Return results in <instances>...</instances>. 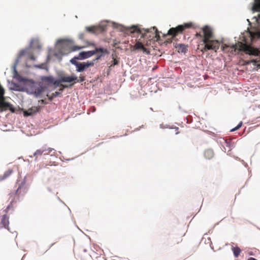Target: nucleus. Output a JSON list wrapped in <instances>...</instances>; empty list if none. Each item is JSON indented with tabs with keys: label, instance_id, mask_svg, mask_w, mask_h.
I'll return each mask as SVG.
<instances>
[{
	"label": "nucleus",
	"instance_id": "32",
	"mask_svg": "<svg viewBox=\"0 0 260 260\" xmlns=\"http://www.w3.org/2000/svg\"><path fill=\"white\" fill-rule=\"evenodd\" d=\"M25 51L24 50H21L19 54V57H21L22 56H23L24 54Z\"/></svg>",
	"mask_w": 260,
	"mask_h": 260
},
{
	"label": "nucleus",
	"instance_id": "9",
	"mask_svg": "<svg viewBox=\"0 0 260 260\" xmlns=\"http://www.w3.org/2000/svg\"><path fill=\"white\" fill-rule=\"evenodd\" d=\"M94 66V61H87V62H80L78 64L77 67V71L81 72L84 71L87 68Z\"/></svg>",
	"mask_w": 260,
	"mask_h": 260
},
{
	"label": "nucleus",
	"instance_id": "3",
	"mask_svg": "<svg viewBox=\"0 0 260 260\" xmlns=\"http://www.w3.org/2000/svg\"><path fill=\"white\" fill-rule=\"evenodd\" d=\"M99 52L108 53V51L106 49H104L103 48H95L93 50L81 52L78 54V56L75 58L79 59H86Z\"/></svg>",
	"mask_w": 260,
	"mask_h": 260
},
{
	"label": "nucleus",
	"instance_id": "10",
	"mask_svg": "<svg viewBox=\"0 0 260 260\" xmlns=\"http://www.w3.org/2000/svg\"><path fill=\"white\" fill-rule=\"evenodd\" d=\"M131 48L132 51H134L136 50H142L144 53H145L147 54H150L149 50L148 49L144 47L143 44L139 41L137 42L135 45L132 46Z\"/></svg>",
	"mask_w": 260,
	"mask_h": 260
},
{
	"label": "nucleus",
	"instance_id": "33",
	"mask_svg": "<svg viewBox=\"0 0 260 260\" xmlns=\"http://www.w3.org/2000/svg\"><path fill=\"white\" fill-rule=\"evenodd\" d=\"M118 63V61L116 59L114 58L113 59V64L116 65V64H117Z\"/></svg>",
	"mask_w": 260,
	"mask_h": 260
},
{
	"label": "nucleus",
	"instance_id": "36",
	"mask_svg": "<svg viewBox=\"0 0 260 260\" xmlns=\"http://www.w3.org/2000/svg\"><path fill=\"white\" fill-rule=\"evenodd\" d=\"M196 36L197 37H203V35H201L200 33H197Z\"/></svg>",
	"mask_w": 260,
	"mask_h": 260
},
{
	"label": "nucleus",
	"instance_id": "21",
	"mask_svg": "<svg viewBox=\"0 0 260 260\" xmlns=\"http://www.w3.org/2000/svg\"><path fill=\"white\" fill-rule=\"evenodd\" d=\"M260 62V57L258 59H251V60H249L247 62V64H249L250 63H253L254 65L257 66V68L259 69L260 68V64H256L258 62Z\"/></svg>",
	"mask_w": 260,
	"mask_h": 260
},
{
	"label": "nucleus",
	"instance_id": "16",
	"mask_svg": "<svg viewBox=\"0 0 260 260\" xmlns=\"http://www.w3.org/2000/svg\"><path fill=\"white\" fill-rule=\"evenodd\" d=\"M175 47L178 49V51L179 53H185L187 51V45H185L183 44H177Z\"/></svg>",
	"mask_w": 260,
	"mask_h": 260
},
{
	"label": "nucleus",
	"instance_id": "30",
	"mask_svg": "<svg viewBox=\"0 0 260 260\" xmlns=\"http://www.w3.org/2000/svg\"><path fill=\"white\" fill-rule=\"evenodd\" d=\"M60 94L61 93H60V92L56 91L55 92L52 93V97H54L55 98V97L59 96Z\"/></svg>",
	"mask_w": 260,
	"mask_h": 260
},
{
	"label": "nucleus",
	"instance_id": "14",
	"mask_svg": "<svg viewBox=\"0 0 260 260\" xmlns=\"http://www.w3.org/2000/svg\"><path fill=\"white\" fill-rule=\"evenodd\" d=\"M39 107H33L28 109L27 111L24 112V115L25 116H28L32 115L34 114L37 113L39 111Z\"/></svg>",
	"mask_w": 260,
	"mask_h": 260
},
{
	"label": "nucleus",
	"instance_id": "13",
	"mask_svg": "<svg viewBox=\"0 0 260 260\" xmlns=\"http://www.w3.org/2000/svg\"><path fill=\"white\" fill-rule=\"evenodd\" d=\"M252 10L255 11L260 12V0H254L252 6ZM257 21H260V14H258L256 19Z\"/></svg>",
	"mask_w": 260,
	"mask_h": 260
},
{
	"label": "nucleus",
	"instance_id": "24",
	"mask_svg": "<svg viewBox=\"0 0 260 260\" xmlns=\"http://www.w3.org/2000/svg\"><path fill=\"white\" fill-rule=\"evenodd\" d=\"M75 57H75L74 58H72V59L70 60V61H71V62L73 64L75 65V66H76V68H77V66H78V64H79V62H78L76 61V60H77V59H76Z\"/></svg>",
	"mask_w": 260,
	"mask_h": 260
},
{
	"label": "nucleus",
	"instance_id": "5",
	"mask_svg": "<svg viewBox=\"0 0 260 260\" xmlns=\"http://www.w3.org/2000/svg\"><path fill=\"white\" fill-rule=\"evenodd\" d=\"M240 50H243L246 54L250 55L258 56L260 54V50L256 48H254L246 44H240Z\"/></svg>",
	"mask_w": 260,
	"mask_h": 260
},
{
	"label": "nucleus",
	"instance_id": "35",
	"mask_svg": "<svg viewBox=\"0 0 260 260\" xmlns=\"http://www.w3.org/2000/svg\"><path fill=\"white\" fill-rule=\"evenodd\" d=\"M21 186H19L18 188V189H17V190L16 191V194H18V191L20 189H21Z\"/></svg>",
	"mask_w": 260,
	"mask_h": 260
},
{
	"label": "nucleus",
	"instance_id": "31",
	"mask_svg": "<svg viewBox=\"0 0 260 260\" xmlns=\"http://www.w3.org/2000/svg\"><path fill=\"white\" fill-rule=\"evenodd\" d=\"M85 80V77H80L79 79L78 80L77 79V80H76V82H82Z\"/></svg>",
	"mask_w": 260,
	"mask_h": 260
},
{
	"label": "nucleus",
	"instance_id": "4",
	"mask_svg": "<svg viewBox=\"0 0 260 260\" xmlns=\"http://www.w3.org/2000/svg\"><path fill=\"white\" fill-rule=\"evenodd\" d=\"M192 25V23H187L179 25L176 27H172L168 30V35L174 38L178 34H182L185 29L191 27Z\"/></svg>",
	"mask_w": 260,
	"mask_h": 260
},
{
	"label": "nucleus",
	"instance_id": "17",
	"mask_svg": "<svg viewBox=\"0 0 260 260\" xmlns=\"http://www.w3.org/2000/svg\"><path fill=\"white\" fill-rule=\"evenodd\" d=\"M87 31L91 32L93 34H95L97 32L98 30H101L102 28L101 27H98L95 26H87L85 28Z\"/></svg>",
	"mask_w": 260,
	"mask_h": 260
},
{
	"label": "nucleus",
	"instance_id": "18",
	"mask_svg": "<svg viewBox=\"0 0 260 260\" xmlns=\"http://www.w3.org/2000/svg\"><path fill=\"white\" fill-rule=\"evenodd\" d=\"M13 172V170L10 169L6 171L3 175L0 176V181L6 179L12 174Z\"/></svg>",
	"mask_w": 260,
	"mask_h": 260
},
{
	"label": "nucleus",
	"instance_id": "22",
	"mask_svg": "<svg viewBox=\"0 0 260 260\" xmlns=\"http://www.w3.org/2000/svg\"><path fill=\"white\" fill-rule=\"evenodd\" d=\"M42 80L44 82H46L52 84L53 82L54 78L52 77H44L42 78Z\"/></svg>",
	"mask_w": 260,
	"mask_h": 260
},
{
	"label": "nucleus",
	"instance_id": "44",
	"mask_svg": "<svg viewBox=\"0 0 260 260\" xmlns=\"http://www.w3.org/2000/svg\"><path fill=\"white\" fill-rule=\"evenodd\" d=\"M74 83H72V84L70 85V86H72V85H74Z\"/></svg>",
	"mask_w": 260,
	"mask_h": 260
},
{
	"label": "nucleus",
	"instance_id": "23",
	"mask_svg": "<svg viewBox=\"0 0 260 260\" xmlns=\"http://www.w3.org/2000/svg\"><path fill=\"white\" fill-rule=\"evenodd\" d=\"M63 82V81H61V77L57 80L54 81L53 80V84L55 85L56 86H60V85L61 84V83Z\"/></svg>",
	"mask_w": 260,
	"mask_h": 260
},
{
	"label": "nucleus",
	"instance_id": "42",
	"mask_svg": "<svg viewBox=\"0 0 260 260\" xmlns=\"http://www.w3.org/2000/svg\"><path fill=\"white\" fill-rule=\"evenodd\" d=\"M38 92L39 93H40L41 92V91L40 90H39Z\"/></svg>",
	"mask_w": 260,
	"mask_h": 260
},
{
	"label": "nucleus",
	"instance_id": "19",
	"mask_svg": "<svg viewBox=\"0 0 260 260\" xmlns=\"http://www.w3.org/2000/svg\"><path fill=\"white\" fill-rule=\"evenodd\" d=\"M9 223V222L8 217H7V216L6 215H4L3 216V218L2 219L1 224L3 225V226L5 228L7 229L8 230H9V226H8Z\"/></svg>",
	"mask_w": 260,
	"mask_h": 260
},
{
	"label": "nucleus",
	"instance_id": "37",
	"mask_svg": "<svg viewBox=\"0 0 260 260\" xmlns=\"http://www.w3.org/2000/svg\"><path fill=\"white\" fill-rule=\"evenodd\" d=\"M39 102L41 103V104H46L44 100H41V101H39Z\"/></svg>",
	"mask_w": 260,
	"mask_h": 260
},
{
	"label": "nucleus",
	"instance_id": "11",
	"mask_svg": "<svg viewBox=\"0 0 260 260\" xmlns=\"http://www.w3.org/2000/svg\"><path fill=\"white\" fill-rule=\"evenodd\" d=\"M0 109L1 111L6 110L8 109H9L12 111L14 112L13 110L11 109V105L5 101V98H1L0 99Z\"/></svg>",
	"mask_w": 260,
	"mask_h": 260
},
{
	"label": "nucleus",
	"instance_id": "26",
	"mask_svg": "<svg viewBox=\"0 0 260 260\" xmlns=\"http://www.w3.org/2000/svg\"><path fill=\"white\" fill-rule=\"evenodd\" d=\"M5 93V90L2 87L0 88V99L1 98H4V95Z\"/></svg>",
	"mask_w": 260,
	"mask_h": 260
},
{
	"label": "nucleus",
	"instance_id": "20",
	"mask_svg": "<svg viewBox=\"0 0 260 260\" xmlns=\"http://www.w3.org/2000/svg\"><path fill=\"white\" fill-rule=\"evenodd\" d=\"M232 251L235 257H238L241 253V249L238 247H232Z\"/></svg>",
	"mask_w": 260,
	"mask_h": 260
},
{
	"label": "nucleus",
	"instance_id": "39",
	"mask_svg": "<svg viewBox=\"0 0 260 260\" xmlns=\"http://www.w3.org/2000/svg\"><path fill=\"white\" fill-rule=\"evenodd\" d=\"M247 260H257L256 259L253 258V257H249L248 258Z\"/></svg>",
	"mask_w": 260,
	"mask_h": 260
},
{
	"label": "nucleus",
	"instance_id": "12",
	"mask_svg": "<svg viewBox=\"0 0 260 260\" xmlns=\"http://www.w3.org/2000/svg\"><path fill=\"white\" fill-rule=\"evenodd\" d=\"M76 80H77V77L76 76L61 77V81H63V82L71 83L74 82L76 83Z\"/></svg>",
	"mask_w": 260,
	"mask_h": 260
},
{
	"label": "nucleus",
	"instance_id": "6",
	"mask_svg": "<svg viewBox=\"0 0 260 260\" xmlns=\"http://www.w3.org/2000/svg\"><path fill=\"white\" fill-rule=\"evenodd\" d=\"M243 44L241 42H239L238 44L233 45L231 46L228 45L226 44H224L222 46V51L226 52H230L232 54H236L238 53L239 51H241L240 50V44ZM243 51V50H242Z\"/></svg>",
	"mask_w": 260,
	"mask_h": 260
},
{
	"label": "nucleus",
	"instance_id": "8",
	"mask_svg": "<svg viewBox=\"0 0 260 260\" xmlns=\"http://www.w3.org/2000/svg\"><path fill=\"white\" fill-rule=\"evenodd\" d=\"M58 42L61 43L63 48H67L69 53L80 50L83 48V47H79L78 46H71V44L66 40H59Z\"/></svg>",
	"mask_w": 260,
	"mask_h": 260
},
{
	"label": "nucleus",
	"instance_id": "43",
	"mask_svg": "<svg viewBox=\"0 0 260 260\" xmlns=\"http://www.w3.org/2000/svg\"><path fill=\"white\" fill-rule=\"evenodd\" d=\"M61 54H62V55H63V54H67V53H62V52H61Z\"/></svg>",
	"mask_w": 260,
	"mask_h": 260
},
{
	"label": "nucleus",
	"instance_id": "15",
	"mask_svg": "<svg viewBox=\"0 0 260 260\" xmlns=\"http://www.w3.org/2000/svg\"><path fill=\"white\" fill-rule=\"evenodd\" d=\"M204 155L206 159H210L213 158L214 153L212 149H207L204 151Z\"/></svg>",
	"mask_w": 260,
	"mask_h": 260
},
{
	"label": "nucleus",
	"instance_id": "28",
	"mask_svg": "<svg viewBox=\"0 0 260 260\" xmlns=\"http://www.w3.org/2000/svg\"><path fill=\"white\" fill-rule=\"evenodd\" d=\"M103 54H104V53H101V54H99V55L96 56V57L94 59L92 60V61H94V62L95 61H97V60H99V59L101 58V57L103 56Z\"/></svg>",
	"mask_w": 260,
	"mask_h": 260
},
{
	"label": "nucleus",
	"instance_id": "29",
	"mask_svg": "<svg viewBox=\"0 0 260 260\" xmlns=\"http://www.w3.org/2000/svg\"><path fill=\"white\" fill-rule=\"evenodd\" d=\"M60 86L61 87V88L59 89V90L60 92H62L64 88L68 87V86H67L66 85H63V84H62L60 85Z\"/></svg>",
	"mask_w": 260,
	"mask_h": 260
},
{
	"label": "nucleus",
	"instance_id": "41",
	"mask_svg": "<svg viewBox=\"0 0 260 260\" xmlns=\"http://www.w3.org/2000/svg\"><path fill=\"white\" fill-rule=\"evenodd\" d=\"M248 254H249V255H253L252 253V252H248Z\"/></svg>",
	"mask_w": 260,
	"mask_h": 260
},
{
	"label": "nucleus",
	"instance_id": "25",
	"mask_svg": "<svg viewBox=\"0 0 260 260\" xmlns=\"http://www.w3.org/2000/svg\"><path fill=\"white\" fill-rule=\"evenodd\" d=\"M242 125V122L241 121L237 126H236L235 128H233L231 131H235L239 129Z\"/></svg>",
	"mask_w": 260,
	"mask_h": 260
},
{
	"label": "nucleus",
	"instance_id": "38",
	"mask_svg": "<svg viewBox=\"0 0 260 260\" xmlns=\"http://www.w3.org/2000/svg\"><path fill=\"white\" fill-rule=\"evenodd\" d=\"M54 98V97H52V95L51 94V95L49 97V99L50 101H52Z\"/></svg>",
	"mask_w": 260,
	"mask_h": 260
},
{
	"label": "nucleus",
	"instance_id": "1",
	"mask_svg": "<svg viewBox=\"0 0 260 260\" xmlns=\"http://www.w3.org/2000/svg\"><path fill=\"white\" fill-rule=\"evenodd\" d=\"M203 31V42L204 47L201 49L203 53L208 50H213L217 52L220 46V42L213 39V34L212 29L208 26L205 25L202 28Z\"/></svg>",
	"mask_w": 260,
	"mask_h": 260
},
{
	"label": "nucleus",
	"instance_id": "7",
	"mask_svg": "<svg viewBox=\"0 0 260 260\" xmlns=\"http://www.w3.org/2000/svg\"><path fill=\"white\" fill-rule=\"evenodd\" d=\"M54 149L51 148H43L39 149L37 150L33 154V155L30 156V157H35L36 160H37L40 156H41L43 154L44 155H48Z\"/></svg>",
	"mask_w": 260,
	"mask_h": 260
},
{
	"label": "nucleus",
	"instance_id": "27",
	"mask_svg": "<svg viewBox=\"0 0 260 260\" xmlns=\"http://www.w3.org/2000/svg\"><path fill=\"white\" fill-rule=\"evenodd\" d=\"M254 37L260 39V30H258L253 34Z\"/></svg>",
	"mask_w": 260,
	"mask_h": 260
},
{
	"label": "nucleus",
	"instance_id": "34",
	"mask_svg": "<svg viewBox=\"0 0 260 260\" xmlns=\"http://www.w3.org/2000/svg\"><path fill=\"white\" fill-rule=\"evenodd\" d=\"M29 58H30V59H31L32 60H35L36 59L35 57L33 55H30L29 57Z\"/></svg>",
	"mask_w": 260,
	"mask_h": 260
},
{
	"label": "nucleus",
	"instance_id": "2",
	"mask_svg": "<svg viewBox=\"0 0 260 260\" xmlns=\"http://www.w3.org/2000/svg\"><path fill=\"white\" fill-rule=\"evenodd\" d=\"M143 30L144 31V33L142 32V31L137 27V26H132L131 27L129 28V30L131 33H134L135 32H139L141 34H142V37L144 38L145 37H147V34L149 33L150 32H152V30L154 31V34H153V36H152L153 39H155L156 40H158L160 38V36L159 35V31H158L157 28L155 26L151 28H147V29H143Z\"/></svg>",
	"mask_w": 260,
	"mask_h": 260
},
{
	"label": "nucleus",
	"instance_id": "40",
	"mask_svg": "<svg viewBox=\"0 0 260 260\" xmlns=\"http://www.w3.org/2000/svg\"><path fill=\"white\" fill-rule=\"evenodd\" d=\"M90 45L92 46H95L94 44H93V43H91L90 44Z\"/></svg>",
	"mask_w": 260,
	"mask_h": 260
}]
</instances>
